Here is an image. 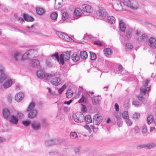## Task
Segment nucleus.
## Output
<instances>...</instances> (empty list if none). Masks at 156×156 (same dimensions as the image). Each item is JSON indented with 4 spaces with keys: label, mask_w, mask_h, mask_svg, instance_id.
Wrapping results in <instances>:
<instances>
[{
    "label": "nucleus",
    "mask_w": 156,
    "mask_h": 156,
    "mask_svg": "<svg viewBox=\"0 0 156 156\" xmlns=\"http://www.w3.org/2000/svg\"><path fill=\"white\" fill-rule=\"evenodd\" d=\"M73 118L74 120L77 122L81 123L83 122L84 120L88 123H90L92 121L90 115H87L85 117L84 115L81 113H80V114H73Z\"/></svg>",
    "instance_id": "obj_1"
},
{
    "label": "nucleus",
    "mask_w": 156,
    "mask_h": 156,
    "mask_svg": "<svg viewBox=\"0 0 156 156\" xmlns=\"http://www.w3.org/2000/svg\"><path fill=\"white\" fill-rule=\"evenodd\" d=\"M56 73H49L46 75V80L50 81V83L53 85L57 86L60 85L62 83L61 79L56 77Z\"/></svg>",
    "instance_id": "obj_2"
},
{
    "label": "nucleus",
    "mask_w": 156,
    "mask_h": 156,
    "mask_svg": "<svg viewBox=\"0 0 156 156\" xmlns=\"http://www.w3.org/2000/svg\"><path fill=\"white\" fill-rule=\"evenodd\" d=\"M124 5L133 10H136L138 8L137 3L133 0H125L123 1Z\"/></svg>",
    "instance_id": "obj_3"
},
{
    "label": "nucleus",
    "mask_w": 156,
    "mask_h": 156,
    "mask_svg": "<svg viewBox=\"0 0 156 156\" xmlns=\"http://www.w3.org/2000/svg\"><path fill=\"white\" fill-rule=\"evenodd\" d=\"M149 80H146L143 83V85L140 88V93L142 95H145L148 92L150 89V86L148 85V84Z\"/></svg>",
    "instance_id": "obj_4"
},
{
    "label": "nucleus",
    "mask_w": 156,
    "mask_h": 156,
    "mask_svg": "<svg viewBox=\"0 0 156 156\" xmlns=\"http://www.w3.org/2000/svg\"><path fill=\"white\" fill-rule=\"evenodd\" d=\"M70 52L67 51L61 54L59 56L60 63L62 65L64 64V61H67L70 58Z\"/></svg>",
    "instance_id": "obj_5"
},
{
    "label": "nucleus",
    "mask_w": 156,
    "mask_h": 156,
    "mask_svg": "<svg viewBox=\"0 0 156 156\" xmlns=\"http://www.w3.org/2000/svg\"><path fill=\"white\" fill-rule=\"evenodd\" d=\"M57 35L62 39L68 42H73L74 40L67 34L60 31L56 32Z\"/></svg>",
    "instance_id": "obj_6"
},
{
    "label": "nucleus",
    "mask_w": 156,
    "mask_h": 156,
    "mask_svg": "<svg viewBox=\"0 0 156 156\" xmlns=\"http://www.w3.org/2000/svg\"><path fill=\"white\" fill-rule=\"evenodd\" d=\"M5 68L2 65H0V83L2 84L5 79H7V75L5 73Z\"/></svg>",
    "instance_id": "obj_7"
},
{
    "label": "nucleus",
    "mask_w": 156,
    "mask_h": 156,
    "mask_svg": "<svg viewBox=\"0 0 156 156\" xmlns=\"http://www.w3.org/2000/svg\"><path fill=\"white\" fill-rule=\"evenodd\" d=\"M32 129L34 130L37 131L40 130L41 127V123L37 120L32 121L31 123Z\"/></svg>",
    "instance_id": "obj_8"
},
{
    "label": "nucleus",
    "mask_w": 156,
    "mask_h": 156,
    "mask_svg": "<svg viewBox=\"0 0 156 156\" xmlns=\"http://www.w3.org/2000/svg\"><path fill=\"white\" fill-rule=\"evenodd\" d=\"M96 14L97 16L102 19L106 18L107 15V12L103 8H100L98 10H97Z\"/></svg>",
    "instance_id": "obj_9"
},
{
    "label": "nucleus",
    "mask_w": 156,
    "mask_h": 156,
    "mask_svg": "<svg viewBox=\"0 0 156 156\" xmlns=\"http://www.w3.org/2000/svg\"><path fill=\"white\" fill-rule=\"evenodd\" d=\"M147 44L151 48H156V39L153 37H150L147 41Z\"/></svg>",
    "instance_id": "obj_10"
},
{
    "label": "nucleus",
    "mask_w": 156,
    "mask_h": 156,
    "mask_svg": "<svg viewBox=\"0 0 156 156\" xmlns=\"http://www.w3.org/2000/svg\"><path fill=\"white\" fill-rule=\"evenodd\" d=\"M93 123L96 125H99L102 122V117L99 114H95L93 117Z\"/></svg>",
    "instance_id": "obj_11"
},
{
    "label": "nucleus",
    "mask_w": 156,
    "mask_h": 156,
    "mask_svg": "<svg viewBox=\"0 0 156 156\" xmlns=\"http://www.w3.org/2000/svg\"><path fill=\"white\" fill-rule=\"evenodd\" d=\"M136 35L139 41H144L147 38V36L146 34H141L140 32L138 30L136 31Z\"/></svg>",
    "instance_id": "obj_12"
},
{
    "label": "nucleus",
    "mask_w": 156,
    "mask_h": 156,
    "mask_svg": "<svg viewBox=\"0 0 156 156\" xmlns=\"http://www.w3.org/2000/svg\"><path fill=\"white\" fill-rule=\"evenodd\" d=\"M7 79L2 83L3 84V86L4 88L6 89L10 87L12 84V80L8 79V76Z\"/></svg>",
    "instance_id": "obj_13"
},
{
    "label": "nucleus",
    "mask_w": 156,
    "mask_h": 156,
    "mask_svg": "<svg viewBox=\"0 0 156 156\" xmlns=\"http://www.w3.org/2000/svg\"><path fill=\"white\" fill-rule=\"evenodd\" d=\"M156 146V144L155 142H151L147 144L140 145V148H145L147 149H151L155 147Z\"/></svg>",
    "instance_id": "obj_14"
},
{
    "label": "nucleus",
    "mask_w": 156,
    "mask_h": 156,
    "mask_svg": "<svg viewBox=\"0 0 156 156\" xmlns=\"http://www.w3.org/2000/svg\"><path fill=\"white\" fill-rule=\"evenodd\" d=\"M9 122L12 124L17 125L18 122V118L14 115H11L9 118Z\"/></svg>",
    "instance_id": "obj_15"
},
{
    "label": "nucleus",
    "mask_w": 156,
    "mask_h": 156,
    "mask_svg": "<svg viewBox=\"0 0 156 156\" xmlns=\"http://www.w3.org/2000/svg\"><path fill=\"white\" fill-rule=\"evenodd\" d=\"M82 12L87 13H90L91 12V7L89 5H83L82 6Z\"/></svg>",
    "instance_id": "obj_16"
},
{
    "label": "nucleus",
    "mask_w": 156,
    "mask_h": 156,
    "mask_svg": "<svg viewBox=\"0 0 156 156\" xmlns=\"http://www.w3.org/2000/svg\"><path fill=\"white\" fill-rule=\"evenodd\" d=\"M45 144L47 146H50L57 144L58 140L56 139H49L45 142Z\"/></svg>",
    "instance_id": "obj_17"
},
{
    "label": "nucleus",
    "mask_w": 156,
    "mask_h": 156,
    "mask_svg": "<svg viewBox=\"0 0 156 156\" xmlns=\"http://www.w3.org/2000/svg\"><path fill=\"white\" fill-rule=\"evenodd\" d=\"M28 116L29 118H33L36 117L37 114V111L36 109L28 111Z\"/></svg>",
    "instance_id": "obj_18"
},
{
    "label": "nucleus",
    "mask_w": 156,
    "mask_h": 156,
    "mask_svg": "<svg viewBox=\"0 0 156 156\" xmlns=\"http://www.w3.org/2000/svg\"><path fill=\"white\" fill-rule=\"evenodd\" d=\"M49 73L44 74L43 71L38 70L36 74L37 76L40 79L44 78L46 79V75Z\"/></svg>",
    "instance_id": "obj_19"
},
{
    "label": "nucleus",
    "mask_w": 156,
    "mask_h": 156,
    "mask_svg": "<svg viewBox=\"0 0 156 156\" xmlns=\"http://www.w3.org/2000/svg\"><path fill=\"white\" fill-rule=\"evenodd\" d=\"M82 13V11L79 8L76 9L74 11V18L75 19H77L81 16Z\"/></svg>",
    "instance_id": "obj_20"
},
{
    "label": "nucleus",
    "mask_w": 156,
    "mask_h": 156,
    "mask_svg": "<svg viewBox=\"0 0 156 156\" xmlns=\"http://www.w3.org/2000/svg\"><path fill=\"white\" fill-rule=\"evenodd\" d=\"M24 96V95L23 93L19 92L16 94L15 99L17 101L20 102L23 98Z\"/></svg>",
    "instance_id": "obj_21"
},
{
    "label": "nucleus",
    "mask_w": 156,
    "mask_h": 156,
    "mask_svg": "<svg viewBox=\"0 0 156 156\" xmlns=\"http://www.w3.org/2000/svg\"><path fill=\"white\" fill-rule=\"evenodd\" d=\"M114 9L118 11H121L122 10V8L121 2L119 1H117L113 6Z\"/></svg>",
    "instance_id": "obj_22"
},
{
    "label": "nucleus",
    "mask_w": 156,
    "mask_h": 156,
    "mask_svg": "<svg viewBox=\"0 0 156 156\" xmlns=\"http://www.w3.org/2000/svg\"><path fill=\"white\" fill-rule=\"evenodd\" d=\"M2 115L4 118L5 119H9L10 116V112L7 108H4L2 112Z\"/></svg>",
    "instance_id": "obj_23"
},
{
    "label": "nucleus",
    "mask_w": 156,
    "mask_h": 156,
    "mask_svg": "<svg viewBox=\"0 0 156 156\" xmlns=\"http://www.w3.org/2000/svg\"><path fill=\"white\" fill-rule=\"evenodd\" d=\"M40 63V62L38 60L33 59L30 61V64L31 66L33 67H36L39 66Z\"/></svg>",
    "instance_id": "obj_24"
},
{
    "label": "nucleus",
    "mask_w": 156,
    "mask_h": 156,
    "mask_svg": "<svg viewBox=\"0 0 156 156\" xmlns=\"http://www.w3.org/2000/svg\"><path fill=\"white\" fill-rule=\"evenodd\" d=\"M107 21L110 24H113L115 22V18L112 16H106Z\"/></svg>",
    "instance_id": "obj_25"
},
{
    "label": "nucleus",
    "mask_w": 156,
    "mask_h": 156,
    "mask_svg": "<svg viewBox=\"0 0 156 156\" xmlns=\"http://www.w3.org/2000/svg\"><path fill=\"white\" fill-rule=\"evenodd\" d=\"M22 56V54L20 52H16L14 54V58L16 61H18L21 59Z\"/></svg>",
    "instance_id": "obj_26"
},
{
    "label": "nucleus",
    "mask_w": 156,
    "mask_h": 156,
    "mask_svg": "<svg viewBox=\"0 0 156 156\" xmlns=\"http://www.w3.org/2000/svg\"><path fill=\"white\" fill-rule=\"evenodd\" d=\"M23 17L24 19L26 21L31 22L34 20V18L26 14H24L23 15Z\"/></svg>",
    "instance_id": "obj_27"
},
{
    "label": "nucleus",
    "mask_w": 156,
    "mask_h": 156,
    "mask_svg": "<svg viewBox=\"0 0 156 156\" xmlns=\"http://www.w3.org/2000/svg\"><path fill=\"white\" fill-rule=\"evenodd\" d=\"M104 54L107 57H108L112 54V50L110 48H107L104 50Z\"/></svg>",
    "instance_id": "obj_28"
},
{
    "label": "nucleus",
    "mask_w": 156,
    "mask_h": 156,
    "mask_svg": "<svg viewBox=\"0 0 156 156\" xmlns=\"http://www.w3.org/2000/svg\"><path fill=\"white\" fill-rule=\"evenodd\" d=\"M119 26L121 31L122 32H124L126 29L125 24L122 21H120Z\"/></svg>",
    "instance_id": "obj_29"
},
{
    "label": "nucleus",
    "mask_w": 156,
    "mask_h": 156,
    "mask_svg": "<svg viewBox=\"0 0 156 156\" xmlns=\"http://www.w3.org/2000/svg\"><path fill=\"white\" fill-rule=\"evenodd\" d=\"M36 11L37 13L39 15H42L44 13V9L40 7H37L36 9Z\"/></svg>",
    "instance_id": "obj_30"
},
{
    "label": "nucleus",
    "mask_w": 156,
    "mask_h": 156,
    "mask_svg": "<svg viewBox=\"0 0 156 156\" xmlns=\"http://www.w3.org/2000/svg\"><path fill=\"white\" fill-rule=\"evenodd\" d=\"M80 55L81 58L84 59H86L88 56L86 52L85 51H81L80 53Z\"/></svg>",
    "instance_id": "obj_31"
},
{
    "label": "nucleus",
    "mask_w": 156,
    "mask_h": 156,
    "mask_svg": "<svg viewBox=\"0 0 156 156\" xmlns=\"http://www.w3.org/2000/svg\"><path fill=\"white\" fill-rule=\"evenodd\" d=\"M70 136V137L72 139H75L76 140L78 139V136L76 132H71Z\"/></svg>",
    "instance_id": "obj_32"
},
{
    "label": "nucleus",
    "mask_w": 156,
    "mask_h": 156,
    "mask_svg": "<svg viewBox=\"0 0 156 156\" xmlns=\"http://www.w3.org/2000/svg\"><path fill=\"white\" fill-rule=\"evenodd\" d=\"M59 0H56L55 2V9H57L60 8L62 6L61 3L58 2Z\"/></svg>",
    "instance_id": "obj_33"
},
{
    "label": "nucleus",
    "mask_w": 156,
    "mask_h": 156,
    "mask_svg": "<svg viewBox=\"0 0 156 156\" xmlns=\"http://www.w3.org/2000/svg\"><path fill=\"white\" fill-rule=\"evenodd\" d=\"M80 58L79 56L76 53H73L72 56V59L74 61H76L78 60Z\"/></svg>",
    "instance_id": "obj_34"
},
{
    "label": "nucleus",
    "mask_w": 156,
    "mask_h": 156,
    "mask_svg": "<svg viewBox=\"0 0 156 156\" xmlns=\"http://www.w3.org/2000/svg\"><path fill=\"white\" fill-rule=\"evenodd\" d=\"M58 17L57 13L56 12H53L51 13L50 15V18L53 20H56Z\"/></svg>",
    "instance_id": "obj_35"
},
{
    "label": "nucleus",
    "mask_w": 156,
    "mask_h": 156,
    "mask_svg": "<svg viewBox=\"0 0 156 156\" xmlns=\"http://www.w3.org/2000/svg\"><path fill=\"white\" fill-rule=\"evenodd\" d=\"M92 103L93 104L96 105L98 104L99 99L97 96H95L92 98Z\"/></svg>",
    "instance_id": "obj_36"
},
{
    "label": "nucleus",
    "mask_w": 156,
    "mask_h": 156,
    "mask_svg": "<svg viewBox=\"0 0 156 156\" xmlns=\"http://www.w3.org/2000/svg\"><path fill=\"white\" fill-rule=\"evenodd\" d=\"M73 94V92L70 90H68L66 93V97L70 98L71 97Z\"/></svg>",
    "instance_id": "obj_37"
},
{
    "label": "nucleus",
    "mask_w": 156,
    "mask_h": 156,
    "mask_svg": "<svg viewBox=\"0 0 156 156\" xmlns=\"http://www.w3.org/2000/svg\"><path fill=\"white\" fill-rule=\"evenodd\" d=\"M32 51H33L32 50H30L27 51L23 55H22V58L23 59H26L28 58L29 56V55L30 54V53H31Z\"/></svg>",
    "instance_id": "obj_38"
},
{
    "label": "nucleus",
    "mask_w": 156,
    "mask_h": 156,
    "mask_svg": "<svg viewBox=\"0 0 156 156\" xmlns=\"http://www.w3.org/2000/svg\"><path fill=\"white\" fill-rule=\"evenodd\" d=\"M153 121V117L151 115H149L147 118V123L150 125Z\"/></svg>",
    "instance_id": "obj_39"
},
{
    "label": "nucleus",
    "mask_w": 156,
    "mask_h": 156,
    "mask_svg": "<svg viewBox=\"0 0 156 156\" xmlns=\"http://www.w3.org/2000/svg\"><path fill=\"white\" fill-rule=\"evenodd\" d=\"M35 105V104L34 102H31L27 108V111H28L30 110H34V108Z\"/></svg>",
    "instance_id": "obj_40"
},
{
    "label": "nucleus",
    "mask_w": 156,
    "mask_h": 156,
    "mask_svg": "<svg viewBox=\"0 0 156 156\" xmlns=\"http://www.w3.org/2000/svg\"><path fill=\"white\" fill-rule=\"evenodd\" d=\"M69 14L66 12H64L62 13V19L63 21L66 20L68 17Z\"/></svg>",
    "instance_id": "obj_41"
},
{
    "label": "nucleus",
    "mask_w": 156,
    "mask_h": 156,
    "mask_svg": "<svg viewBox=\"0 0 156 156\" xmlns=\"http://www.w3.org/2000/svg\"><path fill=\"white\" fill-rule=\"evenodd\" d=\"M24 115L23 113L21 112H17L16 115V117L18 118V119H21L24 117Z\"/></svg>",
    "instance_id": "obj_42"
},
{
    "label": "nucleus",
    "mask_w": 156,
    "mask_h": 156,
    "mask_svg": "<svg viewBox=\"0 0 156 156\" xmlns=\"http://www.w3.org/2000/svg\"><path fill=\"white\" fill-rule=\"evenodd\" d=\"M140 116V113L137 112H135L133 114L132 117L134 119L136 120L138 119L139 118Z\"/></svg>",
    "instance_id": "obj_43"
},
{
    "label": "nucleus",
    "mask_w": 156,
    "mask_h": 156,
    "mask_svg": "<svg viewBox=\"0 0 156 156\" xmlns=\"http://www.w3.org/2000/svg\"><path fill=\"white\" fill-rule=\"evenodd\" d=\"M133 46L131 44L129 43H127L126 45V48L127 51L131 50Z\"/></svg>",
    "instance_id": "obj_44"
},
{
    "label": "nucleus",
    "mask_w": 156,
    "mask_h": 156,
    "mask_svg": "<svg viewBox=\"0 0 156 156\" xmlns=\"http://www.w3.org/2000/svg\"><path fill=\"white\" fill-rule=\"evenodd\" d=\"M31 123V121L28 120H25L22 122V124L26 126H29Z\"/></svg>",
    "instance_id": "obj_45"
},
{
    "label": "nucleus",
    "mask_w": 156,
    "mask_h": 156,
    "mask_svg": "<svg viewBox=\"0 0 156 156\" xmlns=\"http://www.w3.org/2000/svg\"><path fill=\"white\" fill-rule=\"evenodd\" d=\"M133 105H134L135 107H137L140 106L141 105V104L139 102V101L137 100H134L133 102Z\"/></svg>",
    "instance_id": "obj_46"
},
{
    "label": "nucleus",
    "mask_w": 156,
    "mask_h": 156,
    "mask_svg": "<svg viewBox=\"0 0 156 156\" xmlns=\"http://www.w3.org/2000/svg\"><path fill=\"white\" fill-rule=\"evenodd\" d=\"M125 119L126 123L128 126H130L132 125L133 124L132 121L129 118V117Z\"/></svg>",
    "instance_id": "obj_47"
},
{
    "label": "nucleus",
    "mask_w": 156,
    "mask_h": 156,
    "mask_svg": "<svg viewBox=\"0 0 156 156\" xmlns=\"http://www.w3.org/2000/svg\"><path fill=\"white\" fill-rule=\"evenodd\" d=\"M122 117L125 119L128 118L129 117L128 112L127 111L123 112L122 114Z\"/></svg>",
    "instance_id": "obj_48"
},
{
    "label": "nucleus",
    "mask_w": 156,
    "mask_h": 156,
    "mask_svg": "<svg viewBox=\"0 0 156 156\" xmlns=\"http://www.w3.org/2000/svg\"><path fill=\"white\" fill-rule=\"evenodd\" d=\"M51 56L53 58L57 60L60 62V59L59 58L58 53H55Z\"/></svg>",
    "instance_id": "obj_49"
},
{
    "label": "nucleus",
    "mask_w": 156,
    "mask_h": 156,
    "mask_svg": "<svg viewBox=\"0 0 156 156\" xmlns=\"http://www.w3.org/2000/svg\"><path fill=\"white\" fill-rule=\"evenodd\" d=\"M90 59L92 60H94L96 58V56L95 54L94 53L90 52Z\"/></svg>",
    "instance_id": "obj_50"
},
{
    "label": "nucleus",
    "mask_w": 156,
    "mask_h": 156,
    "mask_svg": "<svg viewBox=\"0 0 156 156\" xmlns=\"http://www.w3.org/2000/svg\"><path fill=\"white\" fill-rule=\"evenodd\" d=\"M66 86L65 84L64 85L58 90L59 94H61L63 91L66 88Z\"/></svg>",
    "instance_id": "obj_51"
},
{
    "label": "nucleus",
    "mask_w": 156,
    "mask_h": 156,
    "mask_svg": "<svg viewBox=\"0 0 156 156\" xmlns=\"http://www.w3.org/2000/svg\"><path fill=\"white\" fill-rule=\"evenodd\" d=\"M126 37L128 38H131L132 36V33L130 31H126Z\"/></svg>",
    "instance_id": "obj_52"
},
{
    "label": "nucleus",
    "mask_w": 156,
    "mask_h": 156,
    "mask_svg": "<svg viewBox=\"0 0 156 156\" xmlns=\"http://www.w3.org/2000/svg\"><path fill=\"white\" fill-rule=\"evenodd\" d=\"M137 98L141 101L143 102L144 101V99L141 95H139L137 96Z\"/></svg>",
    "instance_id": "obj_53"
},
{
    "label": "nucleus",
    "mask_w": 156,
    "mask_h": 156,
    "mask_svg": "<svg viewBox=\"0 0 156 156\" xmlns=\"http://www.w3.org/2000/svg\"><path fill=\"white\" fill-rule=\"evenodd\" d=\"M94 43L95 44L99 45L100 46H101L102 45V43L99 41H95L94 42Z\"/></svg>",
    "instance_id": "obj_54"
},
{
    "label": "nucleus",
    "mask_w": 156,
    "mask_h": 156,
    "mask_svg": "<svg viewBox=\"0 0 156 156\" xmlns=\"http://www.w3.org/2000/svg\"><path fill=\"white\" fill-rule=\"evenodd\" d=\"M84 127L85 129L88 130L89 133H90L91 130L89 125H86L84 126Z\"/></svg>",
    "instance_id": "obj_55"
},
{
    "label": "nucleus",
    "mask_w": 156,
    "mask_h": 156,
    "mask_svg": "<svg viewBox=\"0 0 156 156\" xmlns=\"http://www.w3.org/2000/svg\"><path fill=\"white\" fill-rule=\"evenodd\" d=\"M84 97L82 95L81 98L79 100V103H80L83 102L84 101Z\"/></svg>",
    "instance_id": "obj_56"
},
{
    "label": "nucleus",
    "mask_w": 156,
    "mask_h": 156,
    "mask_svg": "<svg viewBox=\"0 0 156 156\" xmlns=\"http://www.w3.org/2000/svg\"><path fill=\"white\" fill-rule=\"evenodd\" d=\"M135 132L136 133H138L140 131L139 128L138 126H135L134 128Z\"/></svg>",
    "instance_id": "obj_57"
},
{
    "label": "nucleus",
    "mask_w": 156,
    "mask_h": 156,
    "mask_svg": "<svg viewBox=\"0 0 156 156\" xmlns=\"http://www.w3.org/2000/svg\"><path fill=\"white\" fill-rule=\"evenodd\" d=\"M147 132V128L146 127H144L143 129L142 130V132L143 133H145Z\"/></svg>",
    "instance_id": "obj_58"
},
{
    "label": "nucleus",
    "mask_w": 156,
    "mask_h": 156,
    "mask_svg": "<svg viewBox=\"0 0 156 156\" xmlns=\"http://www.w3.org/2000/svg\"><path fill=\"white\" fill-rule=\"evenodd\" d=\"M118 126L120 127L122 126V122L121 121H119L117 122Z\"/></svg>",
    "instance_id": "obj_59"
},
{
    "label": "nucleus",
    "mask_w": 156,
    "mask_h": 156,
    "mask_svg": "<svg viewBox=\"0 0 156 156\" xmlns=\"http://www.w3.org/2000/svg\"><path fill=\"white\" fill-rule=\"evenodd\" d=\"M18 21L21 23H22L24 22V19L22 17H20L19 18Z\"/></svg>",
    "instance_id": "obj_60"
},
{
    "label": "nucleus",
    "mask_w": 156,
    "mask_h": 156,
    "mask_svg": "<svg viewBox=\"0 0 156 156\" xmlns=\"http://www.w3.org/2000/svg\"><path fill=\"white\" fill-rule=\"evenodd\" d=\"M115 110L116 111H119V106L118 104L117 103H115Z\"/></svg>",
    "instance_id": "obj_61"
},
{
    "label": "nucleus",
    "mask_w": 156,
    "mask_h": 156,
    "mask_svg": "<svg viewBox=\"0 0 156 156\" xmlns=\"http://www.w3.org/2000/svg\"><path fill=\"white\" fill-rule=\"evenodd\" d=\"M5 140H6L5 138L3 137H0V143L2 142H5Z\"/></svg>",
    "instance_id": "obj_62"
},
{
    "label": "nucleus",
    "mask_w": 156,
    "mask_h": 156,
    "mask_svg": "<svg viewBox=\"0 0 156 156\" xmlns=\"http://www.w3.org/2000/svg\"><path fill=\"white\" fill-rule=\"evenodd\" d=\"M73 101V100H71L68 101H65L64 102V104H66L67 105H69Z\"/></svg>",
    "instance_id": "obj_63"
},
{
    "label": "nucleus",
    "mask_w": 156,
    "mask_h": 156,
    "mask_svg": "<svg viewBox=\"0 0 156 156\" xmlns=\"http://www.w3.org/2000/svg\"><path fill=\"white\" fill-rule=\"evenodd\" d=\"M47 65L48 67H50L52 66V64L50 62L47 61Z\"/></svg>",
    "instance_id": "obj_64"
}]
</instances>
